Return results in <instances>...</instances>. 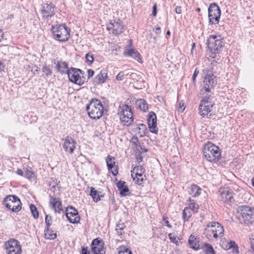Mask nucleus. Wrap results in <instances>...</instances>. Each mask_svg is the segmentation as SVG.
I'll return each instance as SVG.
<instances>
[{"mask_svg":"<svg viewBox=\"0 0 254 254\" xmlns=\"http://www.w3.org/2000/svg\"><path fill=\"white\" fill-rule=\"evenodd\" d=\"M188 208H190V210L192 211L195 212L198 208V206L194 203V201L193 200H190V205Z\"/></svg>","mask_w":254,"mask_h":254,"instance_id":"nucleus-41","label":"nucleus"},{"mask_svg":"<svg viewBox=\"0 0 254 254\" xmlns=\"http://www.w3.org/2000/svg\"><path fill=\"white\" fill-rule=\"evenodd\" d=\"M45 221L47 226V228H49L52 225V223L51 216L46 215L45 218Z\"/></svg>","mask_w":254,"mask_h":254,"instance_id":"nucleus-47","label":"nucleus"},{"mask_svg":"<svg viewBox=\"0 0 254 254\" xmlns=\"http://www.w3.org/2000/svg\"><path fill=\"white\" fill-rule=\"evenodd\" d=\"M167 35H169V36L170 35V32L169 31H168L167 32Z\"/></svg>","mask_w":254,"mask_h":254,"instance_id":"nucleus-63","label":"nucleus"},{"mask_svg":"<svg viewBox=\"0 0 254 254\" xmlns=\"http://www.w3.org/2000/svg\"><path fill=\"white\" fill-rule=\"evenodd\" d=\"M92 252L94 254H105V250L103 245L92 247Z\"/></svg>","mask_w":254,"mask_h":254,"instance_id":"nucleus-33","label":"nucleus"},{"mask_svg":"<svg viewBox=\"0 0 254 254\" xmlns=\"http://www.w3.org/2000/svg\"><path fill=\"white\" fill-rule=\"evenodd\" d=\"M189 244L190 248L194 250H198L201 249L202 244H200L199 238L191 234L189 239Z\"/></svg>","mask_w":254,"mask_h":254,"instance_id":"nucleus-23","label":"nucleus"},{"mask_svg":"<svg viewBox=\"0 0 254 254\" xmlns=\"http://www.w3.org/2000/svg\"><path fill=\"white\" fill-rule=\"evenodd\" d=\"M201 189L198 186L195 185H191L189 188V193L192 197H196L200 195Z\"/></svg>","mask_w":254,"mask_h":254,"instance_id":"nucleus-26","label":"nucleus"},{"mask_svg":"<svg viewBox=\"0 0 254 254\" xmlns=\"http://www.w3.org/2000/svg\"><path fill=\"white\" fill-rule=\"evenodd\" d=\"M57 233L49 228L45 230V238L46 239L54 240L57 238Z\"/></svg>","mask_w":254,"mask_h":254,"instance_id":"nucleus-29","label":"nucleus"},{"mask_svg":"<svg viewBox=\"0 0 254 254\" xmlns=\"http://www.w3.org/2000/svg\"><path fill=\"white\" fill-rule=\"evenodd\" d=\"M201 248H204L205 254H216L212 246L210 244L207 243L202 244Z\"/></svg>","mask_w":254,"mask_h":254,"instance_id":"nucleus-31","label":"nucleus"},{"mask_svg":"<svg viewBox=\"0 0 254 254\" xmlns=\"http://www.w3.org/2000/svg\"><path fill=\"white\" fill-rule=\"evenodd\" d=\"M86 62L88 64L91 65L94 61V56L93 54L88 53L86 54Z\"/></svg>","mask_w":254,"mask_h":254,"instance_id":"nucleus-39","label":"nucleus"},{"mask_svg":"<svg viewBox=\"0 0 254 254\" xmlns=\"http://www.w3.org/2000/svg\"><path fill=\"white\" fill-rule=\"evenodd\" d=\"M66 217L70 223L75 224L79 222L80 218L76 209L70 206L66 209Z\"/></svg>","mask_w":254,"mask_h":254,"instance_id":"nucleus-14","label":"nucleus"},{"mask_svg":"<svg viewBox=\"0 0 254 254\" xmlns=\"http://www.w3.org/2000/svg\"><path fill=\"white\" fill-rule=\"evenodd\" d=\"M107 77V73L106 70H102L96 76V79L99 81V83H104Z\"/></svg>","mask_w":254,"mask_h":254,"instance_id":"nucleus-32","label":"nucleus"},{"mask_svg":"<svg viewBox=\"0 0 254 254\" xmlns=\"http://www.w3.org/2000/svg\"><path fill=\"white\" fill-rule=\"evenodd\" d=\"M50 205L55 210V212L60 213L63 210L62 203L59 197L51 196L50 199Z\"/></svg>","mask_w":254,"mask_h":254,"instance_id":"nucleus-20","label":"nucleus"},{"mask_svg":"<svg viewBox=\"0 0 254 254\" xmlns=\"http://www.w3.org/2000/svg\"><path fill=\"white\" fill-rule=\"evenodd\" d=\"M224 233V229L221 224L211 222L207 225L204 231V236L209 240L221 238Z\"/></svg>","mask_w":254,"mask_h":254,"instance_id":"nucleus-1","label":"nucleus"},{"mask_svg":"<svg viewBox=\"0 0 254 254\" xmlns=\"http://www.w3.org/2000/svg\"><path fill=\"white\" fill-rule=\"evenodd\" d=\"M146 129V126L142 124H139L133 128V130L135 132V134L139 137H143L145 135Z\"/></svg>","mask_w":254,"mask_h":254,"instance_id":"nucleus-25","label":"nucleus"},{"mask_svg":"<svg viewBox=\"0 0 254 254\" xmlns=\"http://www.w3.org/2000/svg\"><path fill=\"white\" fill-rule=\"evenodd\" d=\"M214 105L212 99L209 96H206L201 101L199 106L200 115L204 117L211 112V109Z\"/></svg>","mask_w":254,"mask_h":254,"instance_id":"nucleus-12","label":"nucleus"},{"mask_svg":"<svg viewBox=\"0 0 254 254\" xmlns=\"http://www.w3.org/2000/svg\"><path fill=\"white\" fill-rule=\"evenodd\" d=\"M157 14V5L154 4L153 6L152 15L153 16H156Z\"/></svg>","mask_w":254,"mask_h":254,"instance_id":"nucleus-51","label":"nucleus"},{"mask_svg":"<svg viewBox=\"0 0 254 254\" xmlns=\"http://www.w3.org/2000/svg\"><path fill=\"white\" fill-rule=\"evenodd\" d=\"M42 71L47 76H49L52 74V71L49 66L46 65L44 66L42 69Z\"/></svg>","mask_w":254,"mask_h":254,"instance_id":"nucleus-43","label":"nucleus"},{"mask_svg":"<svg viewBox=\"0 0 254 254\" xmlns=\"http://www.w3.org/2000/svg\"><path fill=\"white\" fill-rule=\"evenodd\" d=\"M103 244L102 242L98 240V239H95L93 240L92 243V247H96V246H102Z\"/></svg>","mask_w":254,"mask_h":254,"instance_id":"nucleus-46","label":"nucleus"},{"mask_svg":"<svg viewBox=\"0 0 254 254\" xmlns=\"http://www.w3.org/2000/svg\"><path fill=\"white\" fill-rule=\"evenodd\" d=\"M81 254H90V253L87 249L83 248Z\"/></svg>","mask_w":254,"mask_h":254,"instance_id":"nucleus-57","label":"nucleus"},{"mask_svg":"<svg viewBox=\"0 0 254 254\" xmlns=\"http://www.w3.org/2000/svg\"><path fill=\"white\" fill-rule=\"evenodd\" d=\"M54 5L53 4H47L46 6L43 7L42 10V14L43 17L49 18L52 17L55 14Z\"/></svg>","mask_w":254,"mask_h":254,"instance_id":"nucleus-22","label":"nucleus"},{"mask_svg":"<svg viewBox=\"0 0 254 254\" xmlns=\"http://www.w3.org/2000/svg\"><path fill=\"white\" fill-rule=\"evenodd\" d=\"M195 47V44L194 43H193L192 44V49H193V48H194Z\"/></svg>","mask_w":254,"mask_h":254,"instance_id":"nucleus-62","label":"nucleus"},{"mask_svg":"<svg viewBox=\"0 0 254 254\" xmlns=\"http://www.w3.org/2000/svg\"><path fill=\"white\" fill-rule=\"evenodd\" d=\"M16 173L18 175H20L21 176H23V173L22 171L20 169H18Z\"/></svg>","mask_w":254,"mask_h":254,"instance_id":"nucleus-60","label":"nucleus"},{"mask_svg":"<svg viewBox=\"0 0 254 254\" xmlns=\"http://www.w3.org/2000/svg\"><path fill=\"white\" fill-rule=\"evenodd\" d=\"M221 15V10L215 3H211L208 8V18L211 24H218Z\"/></svg>","mask_w":254,"mask_h":254,"instance_id":"nucleus-10","label":"nucleus"},{"mask_svg":"<svg viewBox=\"0 0 254 254\" xmlns=\"http://www.w3.org/2000/svg\"><path fill=\"white\" fill-rule=\"evenodd\" d=\"M222 38L220 35H211L207 40V46L211 52L215 53L222 47Z\"/></svg>","mask_w":254,"mask_h":254,"instance_id":"nucleus-9","label":"nucleus"},{"mask_svg":"<svg viewBox=\"0 0 254 254\" xmlns=\"http://www.w3.org/2000/svg\"><path fill=\"white\" fill-rule=\"evenodd\" d=\"M216 84L215 77L211 72L205 74L203 80V85L204 90L206 92H210V89L213 88Z\"/></svg>","mask_w":254,"mask_h":254,"instance_id":"nucleus-13","label":"nucleus"},{"mask_svg":"<svg viewBox=\"0 0 254 254\" xmlns=\"http://www.w3.org/2000/svg\"><path fill=\"white\" fill-rule=\"evenodd\" d=\"M125 227V225L123 223H119L117 225L116 228V231H117L119 236H122L124 233V229Z\"/></svg>","mask_w":254,"mask_h":254,"instance_id":"nucleus-35","label":"nucleus"},{"mask_svg":"<svg viewBox=\"0 0 254 254\" xmlns=\"http://www.w3.org/2000/svg\"><path fill=\"white\" fill-rule=\"evenodd\" d=\"M175 12L177 14H181L182 13L181 7L177 6L175 8Z\"/></svg>","mask_w":254,"mask_h":254,"instance_id":"nucleus-54","label":"nucleus"},{"mask_svg":"<svg viewBox=\"0 0 254 254\" xmlns=\"http://www.w3.org/2000/svg\"><path fill=\"white\" fill-rule=\"evenodd\" d=\"M235 246H236V248H237V246L236 245V243L234 241H230L229 243V248H235Z\"/></svg>","mask_w":254,"mask_h":254,"instance_id":"nucleus-52","label":"nucleus"},{"mask_svg":"<svg viewBox=\"0 0 254 254\" xmlns=\"http://www.w3.org/2000/svg\"><path fill=\"white\" fill-rule=\"evenodd\" d=\"M250 240L251 249L254 252V238H250Z\"/></svg>","mask_w":254,"mask_h":254,"instance_id":"nucleus-53","label":"nucleus"},{"mask_svg":"<svg viewBox=\"0 0 254 254\" xmlns=\"http://www.w3.org/2000/svg\"><path fill=\"white\" fill-rule=\"evenodd\" d=\"M90 195L92 197L95 202H97L100 200V197L103 196L100 191L96 190L94 188L91 187L90 189Z\"/></svg>","mask_w":254,"mask_h":254,"instance_id":"nucleus-27","label":"nucleus"},{"mask_svg":"<svg viewBox=\"0 0 254 254\" xmlns=\"http://www.w3.org/2000/svg\"><path fill=\"white\" fill-rule=\"evenodd\" d=\"M144 172V169L141 166H137L131 171V177H133L134 173H136V172L140 173V174H143Z\"/></svg>","mask_w":254,"mask_h":254,"instance_id":"nucleus-37","label":"nucleus"},{"mask_svg":"<svg viewBox=\"0 0 254 254\" xmlns=\"http://www.w3.org/2000/svg\"><path fill=\"white\" fill-rule=\"evenodd\" d=\"M67 64L65 62H58L57 68L59 72L62 74L67 73Z\"/></svg>","mask_w":254,"mask_h":254,"instance_id":"nucleus-28","label":"nucleus"},{"mask_svg":"<svg viewBox=\"0 0 254 254\" xmlns=\"http://www.w3.org/2000/svg\"><path fill=\"white\" fill-rule=\"evenodd\" d=\"M4 33L0 29V42H1L4 38Z\"/></svg>","mask_w":254,"mask_h":254,"instance_id":"nucleus-56","label":"nucleus"},{"mask_svg":"<svg viewBox=\"0 0 254 254\" xmlns=\"http://www.w3.org/2000/svg\"><path fill=\"white\" fill-rule=\"evenodd\" d=\"M106 161L108 170L114 176H116L118 173V167L116 165L115 158L108 156Z\"/></svg>","mask_w":254,"mask_h":254,"instance_id":"nucleus-18","label":"nucleus"},{"mask_svg":"<svg viewBox=\"0 0 254 254\" xmlns=\"http://www.w3.org/2000/svg\"><path fill=\"white\" fill-rule=\"evenodd\" d=\"M119 254H132V253L126 247L122 246L119 248Z\"/></svg>","mask_w":254,"mask_h":254,"instance_id":"nucleus-38","label":"nucleus"},{"mask_svg":"<svg viewBox=\"0 0 254 254\" xmlns=\"http://www.w3.org/2000/svg\"><path fill=\"white\" fill-rule=\"evenodd\" d=\"M165 223H166V226H168V227L170 228L171 227V226L169 224L168 221H166L165 222Z\"/></svg>","mask_w":254,"mask_h":254,"instance_id":"nucleus-61","label":"nucleus"},{"mask_svg":"<svg viewBox=\"0 0 254 254\" xmlns=\"http://www.w3.org/2000/svg\"><path fill=\"white\" fill-rule=\"evenodd\" d=\"M86 110L88 116L92 119H99L104 112L103 106L97 99H92L86 105Z\"/></svg>","mask_w":254,"mask_h":254,"instance_id":"nucleus-3","label":"nucleus"},{"mask_svg":"<svg viewBox=\"0 0 254 254\" xmlns=\"http://www.w3.org/2000/svg\"><path fill=\"white\" fill-rule=\"evenodd\" d=\"M133 178V181L137 184L138 185H141L143 181V177H134V176L133 175V177H132Z\"/></svg>","mask_w":254,"mask_h":254,"instance_id":"nucleus-45","label":"nucleus"},{"mask_svg":"<svg viewBox=\"0 0 254 254\" xmlns=\"http://www.w3.org/2000/svg\"><path fill=\"white\" fill-rule=\"evenodd\" d=\"M192 213L190 212V208L186 207L183 211V219L185 221H188L189 218L191 216Z\"/></svg>","mask_w":254,"mask_h":254,"instance_id":"nucleus-34","label":"nucleus"},{"mask_svg":"<svg viewBox=\"0 0 254 254\" xmlns=\"http://www.w3.org/2000/svg\"><path fill=\"white\" fill-rule=\"evenodd\" d=\"M25 177L29 180H32L34 179L35 175L33 172L27 170L25 173Z\"/></svg>","mask_w":254,"mask_h":254,"instance_id":"nucleus-44","label":"nucleus"},{"mask_svg":"<svg viewBox=\"0 0 254 254\" xmlns=\"http://www.w3.org/2000/svg\"><path fill=\"white\" fill-rule=\"evenodd\" d=\"M118 114L121 121L125 126H128L133 122V114L128 105H123L120 106Z\"/></svg>","mask_w":254,"mask_h":254,"instance_id":"nucleus-5","label":"nucleus"},{"mask_svg":"<svg viewBox=\"0 0 254 254\" xmlns=\"http://www.w3.org/2000/svg\"><path fill=\"white\" fill-rule=\"evenodd\" d=\"M136 105L138 106L139 109L143 112H146L148 110L147 103L144 99H138L136 101Z\"/></svg>","mask_w":254,"mask_h":254,"instance_id":"nucleus-30","label":"nucleus"},{"mask_svg":"<svg viewBox=\"0 0 254 254\" xmlns=\"http://www.w3.org/2000/svg\"><path fill=\"white\" fill-rule=\"evenodd\" d=\"M196 10L197 11V12H199L200 11V9L199 8H197Z\"/></svg>","mask_w":254,"mask_h":254,"instance_id":"nucleus-64","label":"nucleus"},{"mask_svg":"<svg viewBox=\"0 0 254 254\" xmlns=\"http://www.w3.org/2000/svg\"><path fill=\"white\" fill-rule=\"evenodd\" d=\"M3 204L13 212H18L21 209V202L17 196L8 195L4 199Z\"/></svg>","mask_w":254,"mask_h":254,"instance_id":"nucleus-7","label":"nucleus"},{"mask_svg":"<svg viewBox=\"0 0 254 254\" xmlns=\"http://www.w3.org/2000/svg\"><path fill=\"white\" fill-rule=\"evenodd\" d=\"M203 155L207 161L212 162L218 161L221 154L218 146L209 142L204 146Z\"/></svg>","mask_w":254,"mask_h":254,"instance_id":"nucleus-2","label":"nucleus"},{"mask_svg":"<svg viewBox=\"0 0 254 254\" xmlns=\"http://www.w3.org/2000/svg\"><path fill=\"white\" fill-rule=\"evenodd\" d=\"M219 197L220 199L224 202L231 201L233 199L232 191H230L228 189H221L219 190Z\"/></svg>","mask_w":254,"mask_h":254,"instance_id":"nucleus-19","label":"nucleus"},{"mask_svg":"<svg viewBox=\"0 0 254 254\" xmlns=\"http://www.w3.org/2000/svg\"><path fill=\"white\" fill-rule=\"evenodd\" d=\"M124 54L126 56L132 58L139 63H142L139 54L134 48H129L128 49H127L124 52Z\"/></svg>","mask_w":254,"mask_h":254,"instance_id":"nucleus-21","label":"nucleus"},{"mask_svg":"<svg viewBox=\"0 0 254 254\" xmlns=\"http://www.w3.org/2000/svg\"><path fill=\"white\" fill-rule=\"evenodd\" d=\"M30 208L31 213L34 218H37L39 217V213L37 208L34 204H30Z\"/></svg>","mask_w":254,"mask_h":254,"instance_id":"nucleus-36","label":"nucleus"},{"mask_svg":"<svg viewBox=\"0 0 254 254\" xmlns=\"http://www.w3.org/2000/svg\"><path fill=\"white\" fill-rule=\"evenodd\" d=\"M198 74H199V70L197 68H196L195 70H194V72L193 74L192 77V80L194 83L195 82L196 78Z\"/></svg>","mask_w":254,"mask_h":254,"instance_id":"nucleus-48","label":"nucleus"},{"mask_svg":"<svg viewBox=\"0 0 254 254\" xmlns=\"http://www.w3.org/2000/svg\"><path fill=\"white\" fill-rule=\"evenodd\" d=\"M107 29L109 30L112 29L114 34L118 35L123 32V26L119 19L114 20L107 25Z\"/></svg>","mask_w":254,"mask_h":254,"instance_id":"nucleus-16","label":"nucleus"},{"mask_svg":"<svg viewBox=\"0 0 254 254\" xmlns=\"http://www.w3.org/2000/svg\"><path fill=\"white\" fill-rule=\"evenodd\" d=\"M134 177H143V174H140V173L136 172V173H134Z\"/></svg>","mask_w":254,"mask_h":254,"instance_id":"nucleus-59","label":"nucleus"},{"mask_svg":"<svg viewBox=\"0 0 254 254\" xmlns=\"http://www.w3.org/2000/svg\"><path fill=\"white\" fill-rule=\"evenodd\" d=\"M5 246L7 254H21V246L15 239H9L5 243Z\"/></svg>","mask_w":254,"mask_h":254,"instance_id":"nucleus-11","label":"nucleus"},{"mask_svg":"<svg viewBox=\"0 0 254 254\" xmlns=\"http://www.w3.org/2000/svg\"><path fill=\"white\" fill-rule=\"evenodd\" d=\"M117 186L118 190L120 192V194L122 196H125L127 195L129 192V189L127 186L126 185V183L124 181H120L117 184Z\"/></svg>","mask_w":254,"mask_h":254,"instance_id":"nucleus-24","label":"nucleus"},{"mask_svg":"<svg viewBox=\"0 0 254 254\" xmlns=\"http://www.w3.org/2000/svg\"><path fill=\"white\" fill-rule=\"evenodd\" d=\"M82 72L81 69L73 67L68 69L67 74L70 81L79 85H82L85 82V77L80 75Z\"/></svg>","mask_w":254,"mask_h":254,"instance_id":"nucleus-8","label":"nucleus"},{"mask_svg":"<svg viewBox=\"0 0 254 254\" xmlns=\"http://www.w3.org/2000/svg\"><path fill=\"white\" fill-rule=\"evenodd\" d=\"M185 109V103L183 101H182L179 104V111L181 112H183Z\"/></svg>","mask_w":254,"mask_h":254,"instance_id":"nucleus-49","label":"nucleus"},{"mask_svg":"<svg viewBox=\"0 0 254 254\" xmlns=\"http://www.w3.org/2000/svg\"><path fill=\"white\" fill-rule=\"evenodd\" d=\"M56 188H59V187L56 185H53V186L51 187L50 190L51 191L55 192V190H56Z\"/></svg>","mask_w":254,"mask_h":254,"instance_id":"nucleus-58","label":"nucleus"},{"mask_svg":"<svg viewBox=\"0 0 254 254\" xmlns=\"http://www.w3.org/2000/svg\"><path fill=\"white\" fill-rule=\"evenodd\" d=\"M94 71L92 69L88 70V78H90L94 75Z\"/></svg>","mask_w":254,"mask_h":254,"instance_id":"nucleus-50","label":"nucleus"},{"mask_svg":"<svg viewBox=\"0 0 254 254\" xmlns=\"http://www.w3.org/2000/svg\"><path fill=\"white\" fill-rule=\"evenodd\" d=\"M154 31L157 34H159L161 32V28L160 27H156L155 29H154Z\"/></svg>","mask_w":254,"mask_h":254,"instance_id":"nucleus-55","label":"nucleus"},{"mask_svg":"<svg viewBox=\"0 0 254 254\" xmlns=\"http://www.w3.org/2000/svg\"><path fill=\"white\" fill-rule=\"evenodd\" d=\"M127 74L128 73H126L125 71H121L117 75L116 79L119 81L123 80Z\"/></svg>","mask_w":254,"mask_h":254,"instance_id":"nucleus-42","label":"nucleus"},{"mask_svg":"<svg viewBox=\"0 0 254 254\" xmlns=\"http://www.w3.org/2000/svg\"><path fill=\"white\" fill-rule=\"evenodd\" d=\"M169 237L171 241L177 245L179 242V238L175 233H170L169 234Z\"/></svg>","mask_w":254,"mask_h":254,"instance_id":"nucleus-40","label":"nucleus"},{"mask_svg":"<svg viewBox=\"0 0 254 254\" xmlns=\"http://www.w3.org/2000/svg\"><path fill=\"white\" fill-rule=\"evenodd\" d=\"M52 31L55 38L59 41L64 42L69 38V30L65 25H59L52 27Z\"/></svg>","mask_w":254,"mask_h":254,"instance_id":"nucleus-6","label":"nucleus"},{"mask_svg":"<svg viewBox=\"0 0 254 254\" xmlns=\"http://www.w3.org/2000/svg\"><path fill=\"white\" fill-rule=\"evenodd\" d=\"M237 215L241 223L249 224L254 221V209L250 206H240L237 210Z\"/></svg>","mask_w":254,"mask_h":254,"instance_id":"nucleus-4","label":"nucleus"},{"mask_svg":"<svg viewBox=\"0 0 254 254\" xmlns=\"http://www.w3.org/2000/svg\"><path fill=\"white\" fill-rule=\"evenodd\" d=\"M148 125L150 131L152 133H157L158 128L157 127V118L156 114L150 112L147 119Z\"/></svg>","mask_w":254,"mask_h":254,"instance_id":"nucleus-17","label":"nucleus"},{"mask_svg":"<svg viewBox=\"0 0 254 254\" xmlns=\"http://www.w3.org/2000/svg\"><path fill=\"white\" fill-rule=\"evenodd\" d=\"M76 145V141L69 136H67L64 139L63 147L64 151L70 154L74 152Z\"/></svg>","mask_w":254,"mask_h":254,"instance_id":"nucleus-15","label":"nucleus"}]
</instances>
